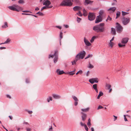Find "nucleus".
I'll return each mask as SVG.
<instances>
[{
    "mask_svg": "<svg viewBox=\"0 0 131 131\" xmlns=\"http://www.w3.org/2000/svg\"><path fill=\"white\" fill-rule=\"evenodd\" d=\"M103 108V107H102V106L101 105H99V106L97 109V110H99V109L102 108Z\"/></svg>",
    "mask_w": 131,
    "mask_h": 131,
    "instance_id": "nucleus-54",
    "label": "nucleus"
},
{
    "mask_svg": "<svg viewBox=\"0 0 131 131\" xmlns=\"http://www.w3.org/2000/svg\"><path fill=\"white\" fill-rule=\"evenodd\" d=\"M69 74L71 75H73L74 74H75V73H70V72H68V73H66V74Z\"/></svg>",
    "mask_w": 131,
    "mask_h": 131,
    "instance_id": "nucleus-49",
    "label": "nucleus"
},
{
    "mask_svg": "<svg viewBox=\"0 0 131 131\" xmlns=\"http://www.w3.org/2000/svg\"><path fill=\"white\" fill-rule=\"evenodd\" d=\"M25 3L24 0H19L18 1V3L19 4H23Z\"/></svg>",
    "mask_w": 131,
    "mask_h": 131,
    "instance_id": "nucleus-27",
    "label": "nucleus"
},
{
    "mask_svg": "<svg viewBox=\"0 0 131 131\" xmlns=\"http://www.w3.org/2000/svg\"><path fill=\"white\" fill-rule=\"evenodd\" d=\"M8 8L11 10L18 12L23 10V8L21 7L16 4H14L12 6H9Z\"/></svg>",
    "mask_w": 131,
    "mask_h": 131,
    "instance_id": "nucleus-2",
    "label": "nucleus"
},
{
    "mask_svg": "<svg viewBox=\"0 0 131 131\" xmlns=\"http://www.w3.org/2000/svg\"><path fill=\"white\" fill-rule=\"evenodd\" d=\"M92 57V55L90 54H89L85 58V59H87L90 57Z\"/></svg>",
    "mask_w": 131,
    "mask_h": 131,
    "instance_id": "nucleus-42",
    "label": "nucleus"
},
{
    "mask_svg": "<svg viewBox=\"0 0 131 131\" xmlns=\"http://www.w3.org/2000/svg\"><path fill=\"white\" fill-rule=\"evenodd\" d=\"M122 15L123 16H124L128 14L129 13L128 12H126L124 11H122Z\"/></svg>",
    "mask_w": 131,
    "mask_h": 131,
    "instance_id": "nucleus-30",
    "label": "nucleus"
},
{
    "mask_svg": "<svg viewBox=\"0 0 131 131\" xmlns=\"http://www.w3.org/2000/svg\"><path fill=\"white\" fill-rule=\"evenodd\" d=\"M52 96L54 98L56 99H60L61 97L60 96L57 94H52Z\"/></svg>",
    "mask_w": 131,
    "mask_h": 131,
    "instance_id": "nucleus-18",
    "label": "nucleus"
},
{
    "mask_svg": "<svg viewBox=\"0 0 131 131\" xmlns=\"http://www.w3.org/2000/svg\"><path fill=\"white\" fill-rule=\"evenodd\" d=\"M89 110V108L88 107V108H85V109H83V108L81 109V110L83 112H87Z\"/></svg>",
    "mask_w": 131,
    "mask_h": 131,
    "instance_id": "nucleus-21",
    "label": "nucleus"
},
{
    "mask_svg": "<svg viewBox=\"0 0 131 131\" xmlns=\"http://www.w3.org/2000/svg\"><path fill=\"white\" fill-rule=\"evenodd\" d=\"M111 32L112 33V34L113 35H116V32L115 29L113 28L112 27L111 28Z\"/></svg>",
    "mask_w": 131,
    "mask_h": 131,
    "instance_id": "nucleus-17",
    "label": "nucleus"
},
{
    "mask_svg": "<svg viewBox=\"0 0 131 131\" xmlns=\"http://www.w3.org/2000/svg\"><path fill=\"white\" fill-rule=\"evenodd\" d=\"M74 2L76 4H79V1L78 0H74Z\"/></svg>",
    "mask_w": 131,
    "mask_h": 131,
    "instance_id": "nucleus-47",
    "label": "nucleus"
},
{
    "mask_svg": "<svg viewBox=\"0 0 131 131\" xmlns=\"http://www.w3.org/2000/svg\"><path fill=\"white\" fill-rule=\"evenodd\" d=\"M114 44V43L113 42H112L111 41H110V42L109 43V45L111 47V48H112Z\"/></svg>",
    "mask_w": 131,
    "mask_h": 131,
    "instance_id": "nucleus-37",
    "label": "nucleus"
},
{
    "mask_svg": "<svg viewBox=\"0 0 131 131\" xmlns=\"http://www.w3.org/2000/svg\"><path fill=\"white\" fill-rule=\"evenodd\" d=\"M47 101L48 102H49L50 101H52V97L51 96H49L47 99Z\"/></svg>",
    "mask_w": 131,
    "mask_h": 131,
    "instance_id": "nucleus-29",
    "label": "nucleus"
},
{
    "mask_svg": "<svg viewBox=\"0 0 131 131\" xmlns=\"http://www.w3.org/2000/svg\"><path fill=\"white\" fill-rule=\"evenodd\" d=\"M104 25V23H101L99 25H95L93 27V30L97 32H103L105 30Z\"/></svg>",
    "mask_w": 131,
    "mask_h": 131,
    "instance_id": "nucleus-1",
    "label": "nucleus"
},
{
    "mask_svg": "<svg viewBox=\"0 0 131 131\" xmlns=\"http://www.w3.org/2000/svg\"><path fill=\"white\" fill-rule=\"evenodd\" d=\"M81 20V18H79L78 17H77V22L78 23H79Z\"/></svg>",
    "mask_w": 131,
    "mask_h": 131,
    "instance_id": "nucleus-41",
    "label": "nucleus"
},
{
    "mask_svg": "<svg viewBox=\"0 0 131 131\" xmlns=\"http://www.w3.org/2000/svg\"><path fill=\"white\" fill-rule=\"evenodd\" d=\"M72 4L73 3L71 2V0H63L60 5L63 6H71Z\"/></svg>",
    "mask_w": 131,
    "mask_h": 131,
    "instance_id": "nucleus-3",
    "label": "nucleus"
},
{
    "mask_svg": "<svg viewBox=\"0 0 131 131\" xmlns=\"http://www.w3.org/2000/svg\"><path fill=\"white\" fill-rule=\"evenodd\" d=\"M78 101H75V102H74V105L75 106H76L78 104Z\"/></svg>",
    "mask_w": 131,
    "mask_h": 131,
    "instance_id": "nucleus-58",
    "label": "nucleus"
},
{
    "mask_svg": "<svg viewBox=\"0 0 131 131\" xmlns=\"http://www.w3.org/2000/svg\"><path fill=\"white\" fill-rule=\"evenodd\" d=\"M25 111L27 112L29 114H31L32 113V111H29L27 110H26Z\"/></svg>",
    "mask_w": 131,
    "mask_h": 131,
    "instance_id": "nucleus-51",
    "label": "nucleus"
},
{
    "mask_svg": "<svg viewBox=\"0 0 131 131\" xmlns=\"http://www.w3.org/2000/svg\"><path fill=\"white\" fill-rule=\"evenodd\" d=\"M113 116L114 117V121H115L117 119V116H115V115H113Z\"/></svg>",
    "mask_w": 131,
    "mask_h": 131,
    "instance_id": "nucleus-63",
    "label": "nucleus"
},
{
    "mask_svg": "<svg viewBox=\"0 0 131 131\" xmlns=\"http://www.w3.org/2000/svg\"><path fill=\"white\" fill-rule=\"evenodd\" d=\"M21 14L22 15H32V14H28V13H22Z\"/></svg>",
    "mask_w": 131,
    "mask_h": 131,
    "instance_id": "nucleus-48",
    "label": "nucleus"
},
{
    "mask_svg": "<svg viewBox=\"0 0 131 131\" xmlns=\"http://www.w3.org/2000/svg\"><path fill=\"white\" fill-rule=\"evenodd\" d=\"M56 72L59 75H61L64 73L66 74V73L64 72L63 70L59 71V69H58L57 70Z\"/></svg>",
    "mask_w": 131,
    "mask_h": 131,
    "instance_id": "nucleus-15",
    "label": "nucleus"
},
{
    "mask_svg": "<svg viewBox=\"0 0 131 131\" xmlns=\"http://www.w3.org/2000/svg\"><path fill=\"white\" fill-rule=\"evenodd\" d=\"M10 41V40L8 39H7V40L4 42V43H7Z\"/></svg>",
    "mask_w": 131,
    "mask_h": 131,
    "instance_id": "nucleus-50",
    "label": "nucleus"
},
{
    "mask_svg": "<svg viewBox=\"0 0 131 131\" xmlns=\"http://www.w3.org/2000/svg\"><path fill=\"white\" fill-rule=\"evenodd\" d=\"M121 14L120 12L119 11H117L116 12V19H117V18H118L120 16Z\"/></svg>",
    "mask_w": 131,
    "mask_h": 131,
    "instance_id": "nucleus-23",
    "label": "nucleus"
},
{
    "mask_svg": "<svg viewBox=\"0 0 131 131\" xmlns=\"http://www.w3.org/2000/svg\"><path fill=\"white\" fill-rule=\"evenodd\" d=\"M74 11L79 10L81 9V7L79 6H74L73 8Z\"/></svg>",
    "mask_w": 131,
    "mask_h": 131,
    "instance_id": "nucleus-16",
    "label": "nucleus"
},
{
    "mask_svg": "<svg viewBox=\"0 0 131 131\" xmlns=\"http://www.w3.org/2000/svg\"><path fill=\"white\" fill-rule=\"evenodd\" d=\"M95 17V14L93 13H89L88 16V19L92 21L94 20Z\"/></svg>",
    "mask_w": 131,
    "mask_h": 131,
    "instance_id": "nucleus-8",
    "label": "nucleus"
},
{
    "mask_svg": "<svg viewBox=\"0 0 131 131\" xmlns=\"http://www.w3.org/2000/svg\"><path fill=\"white\" fill-rule=\"evenodd\" d=\"M93 2V1L89 0H85L84 2V4L86 6L89 4H91Z\"/></svg>",
    "mask_w": 131,
    "mask_h": 131,
    "instance_id": "nucleus-13",
    "label": "nucleus"
},
{
    "mask_svg": "<svg viewBox=\"0 0 131 131\" xmlns=\"http://www.w3.org/2000/svg\"><path fill=\"white\" fill-rule=\"evenodd\" d=\"M130 21V18H126L123 17L122 18V23L124 25H126L129 23Z\"/></svg>",
    "mask_w": 131,
    "mask_h": 131,
    "instance_id": "nucleus-6",
    "label": "nucleus"
},
{
    "mask_svg": "<svg viewBox=\"0 0 131 131\" xmlns=\"http://www.w3.org/2000/svg\"><path fill=\"white\" fill-rule=\"evenodd\" d=\"M106 87H107V89H109L111 87V85L109 84H106Z\"/></svg>",
    "mask_w": 131,
    "mask_h": 131,
    "instance_id": "nucleus-33",
    "label": "nucleus"
},
{
    "mask_svg": "<svg viewBox=\"0 0 131 131\" xmlns=\"http://www.w3.org/2000/svg\"><path fill=\"white\" fill-rule=\"evenodd\" d=\"M102 20V18L101 16L99 15L96 16L95 23L96 24L100 22H101Z\"/></svg>",
    "mask_w": 131,
    "mask_h": 131,
    "instance_id": "nucleus-10",
    "label": "nucleus"
},
{
    "mask_svg": "<svg viewBox=\"0 0 131 131\" xmlns=\"http://www.w3.org/2000/svg\"><path fill=\"white\" fill-rule=\"evenodd\" d=\"M104 12L103 10H101L99 12V15H100V16H101V15H102L103 13Z\"/></svg>",
    "mask_w": 131,
    "mask_h": 131,
    "instance_id": "nucleus-39",
    "label": "nucleus"
},
{
    "mask_svg": "<svg viewBox=\"0 0 131 131\" xmlns=\"http://www.w3.org/2000/svg\"><path fill=\"white\" fill-rule=\"evenodd\" d=\"M94 82L97 83L98 82V79L97 78H94Z\"/></svg>",
    "mask_w": 131,
    "mask_h": 131,
    "instance_id": "nucleus-40",
    "label": "nucleus"
},
{
    "mask_svg": "<svg viewBox=\"0 0 131 131\" xmlns=\"http://www.w3.org/2000/svg\"><path fill=\"white\" fill-rule=\"evenodd\" d=\"M6 49V48L5 47H0V50H2L3 49Z\"/></svg>",
    "mask_w": 131,
    "mask_h": 131,
    "instance_id": "nucleus-60",
    "label": "nucleus"
},
{
    "mask_svg": "<svg viewBox=\"0 0 131 131\" xmlns=\"http://www.w3.org/2000/svg\"><path fill=\"white\" fill-rule=\"evenodd\" d=\"M4 25L6 27H8V25L7 23L5 22L4 23Z\"/></svg>",
    "mask_w": 131,
    "mask_h": 131,
    "instance_id": "nucleus-59",
    "label": "nucleus"
},
{
    "mask_svg": "<svg viewBox=\"0 0 131 131\" xmlns=\"http://www.w3.org/2000/svg\"><path fill=\"white\" fill-rule=\"evenodd\" d=\"M48 8L46 7L45 6H44V7H42L41 9V11H42V10H43V9H46Z\"/></svg>",
    "mask_w": 131,
    "mask_h": 131,
    "instance_id": "nucleus-45",
    "label": "nucleus"
},
{
    "mask_svg": "<svg viewBox=\"0 0 131 131\" xmlns=\"http://www.w3.org/2000/svg\"><path fill=\"white\" fill-rule=\"evenodd\" d=\"M94 79H90L89 80V81L91 84H93L94 83Z\"/></svg>",
    "mask_w": 131,
    "mask_h": 131,
    "instance_id": "nucleus-26",
    "label": "nucleus"
},
{
    "mask_svg": "<svg viewBox=\"0 0 131 131\" xmlns=\"http://www.w3.org/2000/svg\"><path fill=\"white\" fill-rule=\"evenodd\" d=\"M107 19H108V20L110 21H111V20L112 19V18L111 17H110L109 16H108L107 17Z\"/></svg>",
    "mask_w": 131,
    "mask_h": 131,
    "instance_id": "nucleus-55",
    "label": "nucleus"
},
{
    "mask_svg": "<svg viewBox=\"0 0 131 131\" xmlns=\"http://www.w3.org/2000/svg\"><path fill=\"white\" fill-rule=\"evenodd\" d=\"M89 73H90V72L89 71H88L86 73V75L87 76H88Z\"/></svg>",
    "mask_w": 131,
    "mask_h": 131,
    "instance_id": "nucleus-62",
    "label": "nucleus"
},
{
    "mask_svg": "<svg viewBox=\"0 0 131 131\" xmlns=\"http://www.w3.org/2000/svg\"><path fill=\"white\" fill-rule=\"evenodd\" d=\"M79 59L78 58H76V56L74 60L73 61H72L71 62V63H72V65H73L74 64H75L76 63V62Z\"/></svg>",
    "mask_w": 131,
    "mask_h": 131,
    "instance_id": "nucleus-20",
    "label": "nucleus"
},
{
    "mask_svg": "<svg viewBox=\"0 0 131 131\" xmlns=\"http://www.w3.org/2000/svg\"><path fill=\"white\" fill-rule=\"evenodd\" d=\"M72 98L75 101H78V100L76 97L74 96H72Z\"/></svg>",
    "mask_w": 131,
    "mask_h": 131,
    "instance_id": "nucleus-31",
    "label": "nucleus"
},
{
    "mask_svg": "<svg viewBox=\"0 0 131 131\" xmlns=\"http://www.w3.org/2000/svg\"><path fill=\"white\" fill-rule=\"evenodd\" d=\"M129 38H122L121 40V43L123 44H125L127 42Z\"/></svg>",
    "mask_w": 131,
    "mask_h": 131,
    "instance_id": "nucleus-12",
    "label": "nucleus"
},
{
    "mask_svg": "<svg viewBox=\"0 0 131 131\" xmlns=\"http://www.w3.org/2000/svg\"><path fill=\"white\" fill-rule=\"evenodd\" d=\"M118 45L119 47H124L125 45V44H122L121 43H119L118 44Z\"/></svg>",
    "mask_w": 131,
    "mask_h": 131,
    "instance_id": "nucleus-32",
    "label": "nucleus"
},
{
    "mask_svg": "<svg viewBox=\"0 0 131 131\" xmlns=\"http://www.w3.org/2000/svg\"><path fill=\"white\" fill-rule=\"evenodd\" d=\"M22 12H30L32 13L31 12H30L28 10L22 11Z\"/></svg>",
    "mask_w": 131,
    "mask_h": 131,
    "instance_id": "nucleus-57",
    "label": "nucleus"
},
{
    "mask_svg": "<svg viewBox=\"0 0 131 131\" xmlns=\"http://www.w3.org/2000/svg\"><path fill=\"white\" fill-rule=\"evenodd\" d=\"M88 67L90 68H92L94 67V66L93 65L91 64V63L90 62L89 63V66Z\"/></svg>",
    "mask_w": 131,
    "mask_h": 131,
    "instance_id": "nucleus-36",
    "label": "nucleus"
},
{
    "mask_svg": "<svg viewBox=\"0 0 131 131\" xmlns=\"http://www.w3.org/2000/svg\"><path fill=\"white\" fill-rule=\"evenodd\" d=\"M96 36H93L91 38L90 40V42L91 43H92L94 41V40L96 38Z\"/></svg>",
    "mask_w": 131,
    "mask_h": 131,
    "instance_id": "nucleus-25",
    "label": "nucleus"
},
{
    "mask_svg": "<svg viewBox=\"0 0 131 131\" xmlns=\"http://www.w3.org/2000/svg\"><path fill=\"white\" fill-rule=\"evenodd\" d=\"M26 130L27 131H30L31 129L27 127L26 128Z\"/></svg>",
    "mask_w": 131,
    "mask_h": 131,
    "instance_id": "nucleus-56",
    "label": "nucleus"
},
{
    "mask_svg": "<svg viewBox=\"0 0 131 131\" xmlns=\"http://www.w3.org/2000/svg\"><path fill=\"white\" fill-rule=\"evenodd\" d=\"M53 57H54V58L53 60L54 62V63H56L57 62L58 60V53L57 51H55L54 54L52 55L50 54L49 56V58H50V57L52 58Z\"/></svg>",
    "mask_w": 131,
    "mask_h": 131,
    "instance_id": "nucleus-4",
    "label": "nucleus"
},
{
    "mask_svg": "<svg viewBox=\"0 0 131 131\" xmlns=\"http://www.w3.org/2000/svg\"><path fill=\"white\" fill-rule=\"evenodd\" d=\"M76 14L77 15H78L81 16H82V14L81 13V12L80 11H79V12L78 13H77Z\"/></svg>",
    "mask_w": 131,
    "mask_h": 131,
    "instance_id": "nucleus-38",
    "label": "nucleus"
},
{
    "mask_svg": "<svg viewBox=\"0 0 131 131\" xmlns=\"http://www.w3.org/2000/svg\"><path fill=\"white\" fill-rule=\"evenodd\" d=\"M85 51L83 50L79 53L76 56V58H77L79 59H83L85 54Z\"/></svg>",
    "mask_w": 131,
    "mask_h": 131,
    "instance_id": "nucleus-5",
    "label": "nucleus"
},
{
    "mask_svg": "<svg viewBox=\"0 0 131 131\" xmlns=\"http://www.w3.org/2000/svg\"><path fill=\"white\" fill-rule=\"evenodd\" d=\"M82 73V70H79L76 73V74L77 75L79 73H80V74H81Z\"/></svg>",
    "mask_w": 131,
    "mask_h": 131,
    "instance_id": "nucleus-43",
    "label": "nucleus"
},
{
    "mask_svg": "<svg viewBox=\"0 0 131 131\" xmlns=\"http://www.w3.org/2000/svg\"><path fill=\"white\" fill-rule=\"evenodd\" d=\"M116 24V31L117 32L119 33H121L123 30V27L118 23H117Z\"/></svg>",
    "mask_w": 131,
    "mask_h": 131,
    "instance_id": "nucleus-7",
    "label": "nucleus"
},
{
    "mask_svg": "<svg viewBox=\"0 0 131 131\" xmlns=\"http://www.w3.org/2000/svg\"><path fill=\"white\" fill-rule=\"evenodd\" d=\"M84 42L85 43V44L88 46H90L91 45V44L90 42L86 38H84Z\"/></svg>",
    "mask_w": 131,
    "mask_h": 131,
    "instance_id": "nucleus-14",
    "label": "nucleus"
},
{
    "mask_svg": "<svg viewBox=\"0 0 131 131\" xmlns=\"http://www.w3.org/2000/svg\"><path fill=\"white\" fill-rule=\"evenodd\" d=\"M81 117L82 120V121L84 122L86 119L87 117V115L86 114L84 113L83 112H81Z\"/></svg>",
    "mask_w": 131,
    "mask_h": 131,
    "instance_id": "nucleus-11",
    "label": "nucleus"
},
{
    "mask_svg": "<svg viewBox=\"0 0 131 131\" xmlns=\"http://www.w3.org/2000/svg\"><path fill=\"white\" fill-rule=\"evenodd\" d=\"M55 27L59 29H61V26H56Z\"/></svg>",
    "mask_w": 131,
    "mask_h": 131,
    "instance_id": "nucleus-53",
    "label": "nucleus"
},
{
    "mask_svg": "<svg viewBox=\"0 0 131 131\" xmlns=\"http://www.w3.org/2000/svg\"><path fill=\"white\" fill-rule=\"evenodd\" d=\"M37 14H39V15L40 16H43L44 15V14L42 12H38L36 13Z\"/></svg>",
    "mask_w": 131,
    "mask_h": 131,
    "instance_id": "nucleus-35",
    "label": "nucleus"
},
{
    "mask_svg": "<svg viewBox=\"0 0 131 131\" xmlns=\"http://www.w3.org/2000/svg\"><path fill=\"white\" fill-rule=\"evenodd\" d=\"M116 9L115 7H112L108 9V10H112L113 12H114Z\"/></svg>",
    "mask_w": 131,
    "mask_h": 131,
    "instance_id": "nucleus-24",
    "label": "nucleus"
},
{
    "mask_svg": "<svg viewBox=\"0 0 131 131\" xmlns=\"http://www.w3.org/2000/svg\"><path fill=\"white\" fill-rule=\"evenodd\" d=\"M63 33L62 32H60V39H61L63 37ZM60 44L61 45V40H60Z\"/></svg>",
    "mask_w": 131,
    "mask_h": 131,
    "instance_id": "nucleus-28",
    "label": "nucleus"
},
{
    "mask_svg": "<svg viewBox=\"0 0 131 131\" xmlns=\"http://www.w3.org/2000/svg\"><path fill=\"white\" fill-rule=\"evenodd\" d=\"M87 125L89 128H90L91 125V122H88L87 124Z\"/></svg>",
    "mask_w": 131,
    "mask_h": 131,
    "instance_id": "nucleus-44",
    "label": "nucleus"
},
{
    "mask_svg": "<svg viewBox=\"0 0 131 131\" xmlns=\"http://www.w3.org/2000/svg\"><path fill=\"white\" fill-rule=\"evenodd\" d=\"M6 96L8 98H9V99L11 98V96L9 95H6Z\"/></svg>",
    "mask_w": 131,
    "mask_h": 131,
    "instance_id": "nucleus-64",
    "label": "nucleus"
},
{
    "mask_svg": "<svg viewBox=\"0 0 131 131\" xmlns=\"http://www.w3.org/2000/svg\"><path fill=\"white\" fill-rule=\"evenodd\" d=\"M84 128L86 130V131H88V127H87L86 125H85Z\"/></svg>",
    "mask_w": 131,
    "mask_h": 131,
    "instance_id": "nucleus-46",
    "label": "nucleus"
},
{
    "mask_svg": "<svg viewBox=\"0 0 131 131\" xmlns=\"http://www.w3.org/2000/svg\"><path fill=\"white\" fill-rule=\"evenodd\" d=\"M51 4V2L48 0L45 1L43 4V5H45L48 8H52V6H49Z\"/></svg>",
    "mask_w": 131,
    "mask_h": 131,
    "instance_id": "nucleus-9",
    "label": "nucleus"
},
{
    "mask_svg": "<svg viewBox=\"0 0 131 131\" xmlns=\"http://www.w3.org/2000/svg\"><path fill=\"white\" fill-rule=\"evenodd\" d=\"M83 15L84 16H87L88 15L86 11V10H85V9L84 8L83 9Z\"/></svg>",
    "mask_w": 131,
    "mask_h": 131,
    "instance_id": "nucleus-19",
    "label": "nucleus"
},
{
    "mask_svg": "<svg viewBox=\"0 0 131 131\" xmlns=\"http://www.w3.org/2000/svg\"><path fill=\"white\" fill-rule=\"evenodd\" d=\"M93 88L95 90H96L97 89V84H95L93 85Z\"/></svg>",
    "mask_w": 131,
    "mask_h": 131,
    "instance_id": "nucleus-34",
    "label": "nucleus"
},
{
    "mask_svg": "<svg viewBox=\"0 0 131 131\" xmlns=\"http://www.w3.org/2000/svg\"><path fill=\"white\" fill-rule=\"evenodd\" d=\"M124 119L125 121H127V120L126 117L125 115H124Z\"/></svg>",
    "mask_w": 131,
    "mask_h": 131,
    "instance_id": "nucleus-61",
    "label": "nucleus"
},
{
    "mask_svg": "<svg viewBox=\"0 0 131 131\" xmlns=\"http://www.w3.org/2000/svg\"><path fill=\"white\" fill-rule=\"evenodd\" d=\"M103 95V93L101 91H100V92L98 96L97 99H99L100 97L102 96Z\"/></svg>",
    "mask_w": 131,
    "mask_h": 131,
    "instance_id": "nucleus-22",
    "label": "nucleus"
},
{
    "mask_svg": "<svg viewBox=\"0 0 131 131\" xmlns=\"http://www.w3.org/2000/svg\"><path fill=\"white\" fill-rule=\"evenodd\" d=\"M80 124L82 126H84V127L85 126V125H86L85 124H83L82 122H80Z\"/></svg>",
    "mask_w": 131,
    "mask_h": 131,
    "instance_id": "nucleus-52",
    "label": "nucleus"
}]
</instances>
